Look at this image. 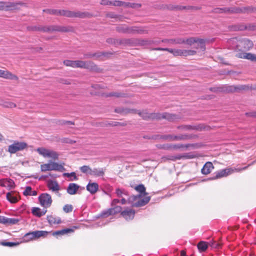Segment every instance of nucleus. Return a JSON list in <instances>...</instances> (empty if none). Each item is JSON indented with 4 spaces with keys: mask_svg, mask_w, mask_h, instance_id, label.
I'll use <instances>...</instances> for the list:
<instances>
[{
    "mask_svg": "<svg viewBox=\"0 0 256 256\" xmlns=\"http://www.w3.org/2000/svg\"><path fill=\"white\" fill-rule=\"evenodd\" d=\"M63 62L67 66L88 69L90 71L96 72H100L102 70L92 61L64 60Z\"/></svg>",
    "mask_w": 256,
    "mask_h": 256,
    "instance_id": "nucleus-1",
    "label": "nucleus"
},
{
    "mask_svg": "<svg viewBox=\"0 0 256 256\" xmlns=\"http://www.w3.org/2000/svg\"><path fill=\"white\" fill-rule=\"evenodd\" d=\"M43 12H47L50 14H54L56 16H63L69 18H84L88 17L90 14L86 12H72L68 10H58L53 9H46L44 10Z\"/></svg>",
    "mask_w": 256,
    "mask_h": 256,
    "instance_id": "nucleus-2",
    "label": "nucleus"
},
{
    "mask_svg": "<svg viewBox=\"0 0 256 256\" xmlns=\"http://www.w3.org/2000/svg\"><path fill=\"white\" fill-rule=\"evenodd\" d=\"M246 89H248V86L240 85L234 86H228L226 84L220 86L210 88V90L214 92L230 93L234 92H240Z\"/></svg>",
    "mask_w": 256,
    "mask_h": 256,
    "instance_id": "nucleus-3",
    "label": "nucleus"
},
{
    "mask_svg": "<svg viewBox=\"0 0 256 256\" xmlns=\"http://www.w3.org/2000/svg\"><path fill=\"white\" fill-rule=\"evenodd\" d=\"M150 200V196L136 194L130 196L128 200L132 206L139 208L146 205Z\"/></svg>",
    "mask_w": 256,
    "mask_h": 256,
    "instance_id": "nucleus-4",
    "label": "nucleus"
},
{
    "mask_svg": "<svg viewBox=\"0 0 256 256\" xmlns=\"http://www.w3.org/2000/svg\"><path fill=\"white\" fill-rule=\"evenodd\" d=\"M118 203H120L118 199H114L111 203L112 208L102 212L100 214V216L107 218L110 216L114 215L120 212H122V208L117 205Z\"/></svg>",
    "mask_w": 256,
    "mask_h": 256,
    "instance_id": "nucleus-5",
    "label": "nucleus"
},
{
    "mask_svg": "<svg viewBox=\"0 0 256 256\" xmlns=\"http://www.w3.org/2000/svg\"><path fill=\"white\" fill-rule=\"evenodd\" d=\"M40 170L42 172H46L50 170H56L58 172H64L66 170L64 166L52 160L50 161L48 164H42L40 166Z\"/></svg>",
    "mask_w": 256,
    "mask_h": 256,
    "instance_id": "nucleus-6",
    "label": "nucleus"
},
{
    "mask_svg": "<svg viewBox=\"0 0 256 256\" xmlns=\"http://www.w3.org/2000/svg\"><path fill=\"white\" fill-rule=\"evenodd\" d=\"M254 46L253 42L249 39L242 38L238 40L236 50L238 51L249 50Z\"/></svg>",
    "mask_w": 256,
    "mask_h": 256,
    "instance_id": "nucleus-7",
    "label": "nucleus"
},
{
    "mask_svg": "<svg viewBox=\"0 0 256 256\" xmlns=\"http://www.w3.org/2000/svg\"><path fill=\"white\" fill-rule=\"evenodd\" d=\"M22 4H23L21 2H14L0 1V10L5 11L16 10L19 9L20 6Z\"/></svg>",
    "mask_w": 256,
    "mask_h": 256,
    "instance_id": "nucleus-8",
    "label": "nucleus"
},
{
    "mask_svg": "<svg viewBox=\"0 0 256 256\" xmlns=\"http://www.w3.org/2000/svg\"><path fill=\"white\" fill-rule=\"evenodd\" d=\"M36 152L44 158H52L54 160H58V154L56 152L44 148H38Z\"/></svg>",
    "mask_w": 256,
    "mask_h": 256,
    "instance_id": "nucleus-9",
    "label": "nucleus"
},
{
    "mask_svg": "<svg viewBox=\"0 0 256 256\" xmlns=\"http://www.w3.org/2000/svg\"><path fill=\"white\" fill-rule=\"evenodd\" d=\"M27 146V144L24 142H14L12 144L8 146V151L11 154L22 150Z\"/></svg>",
    "mask_w": 256,
    "mask_h": 256,
    "instance_id": "nucleus-10",
    "label": "nucleus"
},
{
    "mask_svg": "<svg viewBox=\"0 0 256 256\" xmlns=\"http://www.w3.org/2000/svg\"><path fill=\"white\" fill-rule=\"evenodd\" d=\"M38 200L40 205L44 208H49L52 203L51 196L47 193H42L38 196Z\"/></svg>",
    "mask_w": 256,
    "mask_h": 256,
    "instance_id": "nucleus-11",
    "label": "nucleus"
},
{
    "mask_svg": "<svg viewBox=\"0 0 256 256\" xmlns=\"http://www.w3.org/2000/svg\"><path fill=\"white\" fill-rule=\"evenodd\" d=\"M234 170L232 168H227L220 170L218 172H215V176L212 178H210L209 179L210 180H213L226 176L233 173Z\"/></svg>",
    "mask_w": 256,
    "mask_h": 256,
    "instance_id": "nucleus-12",
    "label": "nucleus"
},
{
    "mask_svg": "<svg viewBox=\"0 0 256 256\" xmlns=\"http://www.w3.org/2000/svg\"><path fill=\"white\" fill-rule=\"evenodd\" d=\"M198 157V154L194 152H190L184 154H178L176 156H170L168 160H176L184 159H192Z\"/></svg>",
    "mask_w": 256,
    "mask_h": 256,
    "instance_id": "nucleus-13",
    "label": "nucleus"
},
{
    "mask_svg": "<svg viewBox=\"0 0 256 256\" xmlns=\"http://www.w3.org/2000/svg\"><path fill=\"white\" fill-rule=\"evenodd\" d=\"M68 30L65 27L56 25L43 26L42 32H67Z\"/></svg>",
    "mask_w": 256,
    "mask_h": 256,
    "instance_id": "nucleus-14",
    "label": "nucleus"
},
{
    "mask_svg": "<svg viewBox=\"0 0 256 256\" xmlns=\"http://www.w3.org/2000/svg\"><path fill=\"white\" fill-rule=\"evenodd\" d=\"M159 116H157V120L166 119L170 122H173L180 118L178 115L168 112L158 113Z\"/></svg>",
    "mask_w": 256,
    "mask_h": 256,
    "instance_id": "nucleus-15",
    "label": "nucleus"
},
{
    "mask_svg": "<svg viewBox=\"0 0 256 256\" xmlns=\"http://www.w3.org/2000/svg\"><path fill=\"white\" fill-rule=\"evenodd\" d=\"M0 186L6 188L10 190L15 188L16 184L14 181L10 178H2L0 180Z\"/></svg>",
    "mask_w": 256,
    "mask_h": 256,
    "instance_id": "nucleus-16",
    "label": "nucleus"
},
{
    "mask_svg": "<svg viewBox=\"0 0 256 256\" xmlns=\"http://www.w3.org/2000/svg\"><path fill=\"white\" fill-rule=\"evenodd\" d=\"M256 12V8L246 6L243 8L233 7V14L251 13Z\"/></svg>",
    "mask_w": 256,
    "mask_h": 256,
    "instance_id": "nucleus-17",
    "label": "nucleus"
},
{
    "mask_svg": "<svg viewBox=\"0 0 256 256\" xmlns=\"http://www.w3.org/2000/svg\"><path fill=\"white\" fill-rule=\"evenodd\" d=\"M138 114L144 120H157L158 113H149L146 110H142L138 112Z\"/></svg>",
    "mask_w": 256,
    "mask_h": 256,
    "instance_id": "nucleus-18",
    "label": "nucleus"
},
{
    "mask_svg": "<svg viewBox=\"0 0 256 256\" xmlns=\"http://www.w3.org/2000/svg\"><path fill=\"white\" fill-rule=\"evenodd\" d=\"M136 212L134 210L126 208L121 212L122 216L126 220H132L134 218Z\"/></svg>",
    "mask_w": 256,
    "mask_h": 256,
    "instance_id": "nucleus-19",
    "label": "nucleus"
},
{
    "mask_svg": "<svg viewBox=\"0 0 256 256\" xmlns=\"http://www.w3.org/2000/svg\"><path fill=\"white\" fill-rule=\"evenodd\" d=\"M179 130H202L204 128L203 125H181L177 127Z\"/></svg>",
    "mask_w": 256,
    "mask_h": 256,
    "instance_id": "nucleus-20",
    "label": "nucleus"
},
{
    "mask_svg": "<svg viewBox=\"0 0 256 256\" xmlns=\"http://www.w3.org/2000/svg\"><path fill=\"white\" fill-rule=\"evenodd\" d=\"M106 168H94L92 169L90 175L94 177H103L104 176Z\"/></svg>",
    "mask_w": 256,
    "mask_h": 256,
    "instance_id": "nucleus-21",
    "label": "nucleus"
},
{
    "mask_svg": "<svg viewBox=\"0 0 256 256\" xmlns=\"http://www.w3.org/2000/svg\"><path fill=\"white\" fill-rule=\"evenodd\" d=\"M0 77L12 80H17L18 78L6 70H0Z\"/></svg>",
    "mask_w": 256,
    "mask_h": 256,
    "instance_id": "nucleus-22",
    "label": "nucleus"
},
{
    "mask_svg": "<svg viewBox=\"0 0 256 256\" xmlns=\"http://www.w3.org/2000/svg\"><path fill=\"white\" fill-rule=\"evenodd\" d=\"M196 42H199L201 48L204 49V40L203 39L196 38H190L185 40V43L188 45L192 46L194 44H196Z\"/></svg>",
    "mask_w": 256,
    "mask_h": 256,
    "instance_id": "nucleus-23",
    "label": "nucleus"
},
{
    "mask_svg": "<svg viewBox=\"0 0 256 256\" xmlns=\"http://www.w3.org/2000/svg\"><path fill=\"white\" fill-rule=\"evenodd\" d=\"M197 136L196 134H180L179 135H176L174 136L175 141L176 140H186L194 138H196Z\"/></svg>",
    "mask_w": 256,
    "mask_h": 256,
    "instance_id": "nucleus-24",
    "label": "nucleus"
},
{
    "mask_svg": "<svg viewBox=\"0 0 256 256\" xmlns=\"http://www.w3.org/2000/svg\"><path fill=\"white\" fill-rule=\"evenodd\" d=\"M50 232L45 230H36L31 232V236H32L34 239H37L40 238H46Z\"/></svg>",
    "mask_w": 256,
    "mask_h": 256,
    "instance_id": "nucleus-25",
    "label": "nucleus"
},
{
    "mask_svg": "<svg viewBox=\"0 0 256 256\" xmlns=\"http://www.w3.org/2000/svg\"><path fill=\"white\" fill-rule=\"evenodd\" d=\"M80 188V186L76 184L70 183L67 188L66 192L68 194L74 195L76 194Z\"/></svg>",
    "mask_w": 256,
    "mask_h": 256,
    "instance_id": "nucleus-26",
    "label": "nucleus"
},
{
    "mask_svg": "<svg viewBox=\"0 0 256 256\" xmlns=\"http://www.w3.org/2000/svg\"><path fill=\"white\" fill-rule=\"evenodd\" d=\"M214 168V167L213 166L212 162H208L203 166L201 170V172L202 174L206 175L209 174L211 172L212 169Z\"/></svg>",
    "mask_w": 256,
    "mask_h": 256,
    "instance_id": "nucleus-27",
    "label": "nucleus"
},
{
    "mask_svg": "<svg viewBox=\"0 0 256 256\" xmlns=\"http://www.w3.org/2000/svg\"><path fill=\"white\" fill-rule=\"evenodd\" d=\"M86 190L92 194H94L98 191V184L96 182H88L87 184Z\"/></svg>",
    "mask_w": 256,
    "mask_h": 256,
    "instance_id": "nucleus-28",
    "label": "nucleus"
},
{
    "mask_svg": "<svg viewBox=\"0 0 256 256\" xmlns=\"http://www.w3.org/2000/svg\"><path fill=\"white\" fill-rule=\"evenodd\" d=\"M14 192L11 191L7 192L6 194V200L11 204H15L18 200L17 194L14 195Z\"/></svg>",
    "mask_w": 256,
    "mask_h": 256,
    "instance_id": "nucleus-29",
    "label": "nucleus"
},
{
    "mask_svg": "<svg viewBox=\"0 0 256 256\" xmlns=\"http://www.w3.org/2000/svg\"><path fill=\"white\" fill-rule=\"evenodd\" d=\"M47 186L49 190L52 192H58L60 190L58 184L56 180H49L48 182Z\"/></svg>",
    "mask_w": 256,
    "mask_h": 256,
    "instance_id": "nucleus-30",
    "label": "nucleus"
},
{
    "mask_svg": "<svg viewBox=\"0 0 256 256\" xmlns=\"http://www.w3.org/2000/svg\"><path fill=\"white\" fill-rule=\"evenodd\" d=\"M74 232V230L71 228H64L60 230H56L52 232V236H63L68 234L72 233Z\"/></svg>",
    "mask_w": 256,
    "mask_h": 256,
    "instance_id": "nucleus-31",
    "label": "nucleus"
},
{
    "mask_svg": "<svg viewBox=\"0 0 256 256\" xmlns=\"http://www.w3.org/2000/svg\"><path fill=\"white\" fill-rule=\"evenodd\" d=\"M212 12L214 13H228L233 14V7L232 8H214Z\"/></svg>",
    "mask_w": 256,
    "mask_h": 256,
    "instance_id": "nucleus-32",
    "label": "nucleus"
},
{
    "mask_svg": "<svg viewBox=\"0 0 256 256\" xmlns=\"http://www.w3.org/2000/svg\"><path fill=\"white\" fill-rule=\"evenodd\" d=\"M230 29L232 31L237 30H252V28L250 26L244 25L243 24H238L234 26H232Z\"/></svg>",
    "mask_w": 256,
    "mask_h": 256,
    "instance_id": "nucleus-33",
    "label": "nucleus"
},
{
    "mask_svg": "<svg viewBox=\"0 0 256 256\" xmlns=\"http://www.w3.org/2000/svg\"><path fill=\"white\" fill-rule=\"evenodd\" d=\"M46 212L47 210L45 209L42 210L40 208L37 207H34L32 210V214L38 218L44 215Z\"/></svg>",
    "mask_w": 256,
    "mask_h": 256,
    "instance_id": "nucleus-34",
    "label": "nucleus"
},
{
    "mask_svg": "<svg viewBox=\"0 0 256 256\" xmlns=\"http://www.w3.org/2000/svg\"><path fill=\"white\" fill-rule=\"evenodd\" d=\"M164 42H168L172 44H183L185 43V39L178 38L174 39H165L162 40Z\"/></svg>",
    "mask_w": 256,
    "mask_h": 256,
    "instance_id": "nucleus-35",
    "label": "nucleus"
},
{
    "mask_svg": "<svg viewBox=\"0 0 256 256\" xmlns=\"http://www.w3.org/2000/svg\"><path fill=\"white\" fill-rule=\"evenodd\" d=\"M195 144H171V150H178L182 148H188L191 146H194Z\"/></svg>",
    "mask_w": 256,
    "mask_h": 256,
    "instance_id": "nucleus-36",
    "label": "nucleus"
},
{
    "mask_svg": "<svg viewBox=\"0 0 256 256\" xmlns=\"http://www.w3.org/2000/svg\"><path fill=\"white\" fill-rule=\"evenodd\" d=\"M47 220L50 224H59L62 222L61 218L60 217L54 216L52 215L47 216Z\"/></svg>",
    "mask_w": 256,
    "mask_h": 256,
    "instance_id": "nucleus-37",
    "label": "nucleus"
},
{
    "mask_svg": "<svg viewBox=\"0 0 256 256\" xmlns=\"http://www.w3.org/2000/svg\"><path fill=\"white\" fill-rule=\"evenodd\" d=\"M144 30L140 29L138 27L131 26L128 27V34H142L144 33Z\"/></svg>",
    "mask_w": 256,
    "mask_h": 256,
    "instance_id": "nucleus-38",
    "label": "nucleus"
},
{
    "mask_svg": "<svg viewBox=\"0 0 256 256\" xmlns=\"http://www.w3.org/2000/svg\"><path fill=\"white\" fill-rule=\"evenodd\" d=\"M134 111H135L134 110L128 109L127 108H124L122 107H118L116 108L114 110V112H116L122 114H125L128 113L133 112Z\"/></svg>",
    "mask_w": 256,
    "mask_h": 256,
    "instance_id": "nucleus-39",
    "label": "nucleus"
},
{
    "mask_svg": "<svg viewBox=\"0 0 256 256\" xmlns=\"http://www.w3.org/2000/svg\"><path fill=\"white\" fill-rule=\"evenodd\" d=\"M200 252H206L208 248V243L204 241H200L197 244Z\"/></svg>",
    "mask_w": 256,
    "mask_h": 256,
    "instance_id": "nucleus-40",
    "label": "nucleus"
},
{
    "mask_svg": "<svg viewBox=\"0 0 256 256\" xmlns=\"http://www.w3.org/2000/svg\"><path fill=\"white\" fill-rule=\"evenodd\" d=\"M134 189L139 192L138 194H142V196H146L148 193L146 191V188L142 184H140L135 186Z\"/></svg>",
    "mask_w": 256,
    "mask_h": 256,
    "instance_id": "nucleus-41",
    "label": "nucleus"
},
{
    "mask_svg": "<svg viewBox=\"0 0 256 256\" xmlns=\"http://www.w3.org/2000/svg\"><path fill=\"white\" fill-rule=\"evenodd\" d=\"M0 106H2L5 108H12L16 107V104L11 102L0 100Z\"/></svg>",
    "mask_w": 256,
    "mask_h": 256,
    "instance_id": "nucleus-42",
    "label": "nucleus"
},
{
    "mask_svg": "<svg viewBox=\"0 0 256 256\" xmlns=\"http://www.w3.org/2000/svg\"><path fill=\"white\" fill-rule=\"evenodd\" d=\"M156 146L160 150H171V144H157Z\"/></svg>",
    "mask_w": 256,
    "mask_h": 256,
    "instance_id": "nucleus-43",
    "label": "nucleus"
},
{
    "mask_svg": "<svg viewBox=\"0 0 256 256\" xmlns=\"http://www.w3.org/2000/svg\"><path fill=\"white\" fill-rule=\"evenodd\" d=\"M243 58L244 59L248 60L252 62H256V54L252 53L245 52Z\"/></svg>",
    "mask_w": 256,
    "mask_h": 256,
    "instance_id": "nucleus-44",
    "label": "nucleus"
},
{
    "mask_svg": "<svg viewBox=\"0 0 256 256\" xmlns=\"http://www.w3.org/2000/svg\"><path fill=\"white\" fill-rule=\"evenodd\" d=\"M20 242H0V244L8 247H14L18 246Z\"/></svg>",
    "mask_w": 256,
    "mask_h": 256,
    "instance_id": "nucleus-45",
    "label": "nucleus"
},
{
    "mask_svg": "<svg viewBox=\"0 0 256 256\" xmlns=\"http://www.w3.org/2000/svg\"><path fill=\"white\" fill-rule=\"evenodd\" d=\"M116 193L119 198H122L123 195L128 196V193L126 190L119 188L116 189Z\"/></svg>",
    "mask_w": 256,
    "mask_h": 256,
    "instance_id": "nucleus-46",
    "label": "nucleus"
},
{
    "mask_svg": "<svg viewBox=\"0 0 256 256\" xmlns=\"http://www.w3.org/2000/svg\"><path fill=\"white\" fill-rule=\"evenodd\" d=\"M194 7L192 6H172L171 10H190L193 8Z\"/></svg>",
    "mask_w": 256,
    "mask_h": 256,
    "instance_id": "nucleus-47",
    "label": "nucleus"
},
{
    "mask_svg": "<svg viewBox=\"0 0 256 256\" xmlns=\"http://www.w3.org/2000/svg\"><path fill=\"white\" fill-rule=\"evenodd\" d=\"M80 170L82 173L90 175L92 170V168L88 166H83L80 168Z\"/></svg>",
    "mask_w": 256,
    "mask_h": 256,
    "instance_id": "nucleus-48",
    "label": "nucleus"
},
{
    "mask_svg": "<svg viewBox=\"0 0 256 256\" xmlns=\"http://www.w3.org/2000/svg\"><path fill=\"white\" fill-rule=\"evenodd\" d=\"M124 94L121 92H110L108 94H106V97H109V96H115L116 98L119 97H123L124 96Z\"/></svg>",
    "mask_w": 256,
    "mask_h": 256,
    "instance_id": "nucleus-49",
    "label": "nucleus"
},
{
    "mask_svg": "<svg viewBox=\"0 0 256 256\" xmlns=\"http://www.w3.org/2000/svg\"><path fill=\"white\" fill-rule=\"evenodd\" d=\"M182 56H193L196 54V51L194 50H182Z\"/></svg>",
    "mask_w": 256,
    "mask_h": 256,
    "instance_id": "nucleus-50",
    "label": "nucleus"
},
{
    "mask_svg": "<svg viewBox=\"0 0 256 256\" xmlns=\"http://www.w3.org/2000/svg\"><path fill=\"white\" fill-rule=\"evenodd\" d=\"M174 136L176 135L172 134H162V140H168V141H175Z\"/></svg>",
    "mask_w": 256,
    "mask_h": 256,
    "instance_id": "nucleus-51",
    "label": "nucleus"
},
{
    "mask_svg": "<svg viewBox=\"0 0 256 256\" xmlns=\"http://www.w3.org/2000/svg\"><path fill=\"white\" fill-rule=\"evenodd\" d=\"M19 220L14 218H6V224H15L18 222Z\"/></svg>",
    "mask_w": 256,
    "mask_h": 256,
    "instance_id": "nucleus-52",
    "label": "nucleus"
},
{
    "mask_svg": "<svg viewBox=\"0 0 256 256\" xmlns=\"http://www.w3.org/2000/svg\"><path fill=\"white\" fill-rule=\"evenodd\" d=\"M73 206L72 204H65L63 207V210L66 213H69L72 211Z\"/></svg>",
    "mask_w": 256,
    "mask_h": 256,
    "instance_id": "nucleus-53",
    "label": "nucleus"
},
{
    "mask_svg": "<svg viewBox=\"0 0 256 256\" xmlns=\"http://www.w3.org/2000/svg\"><path fill=\"white\" fill-rule=\"evenodd\" d=\"M124 4H126L124 2L120 1V0L112 1V5L114 6L124 7Z\"/></svg>",
    "mask_w": 256,
    "mask_h": 256,
    "instance_id": "nucleus-54",
    "label": "nucleus"
},
{
    "mask_svg": "<svg viewBox=\"0 0 256 256\" xmlns=\"http://www.w3.org/2000/svg\"><path fill=\"white\" fill-rule=\"evenodd\" d=\"M30 234L31 232H29L24 234V236L23 237L24 240V242H28L30 240H34L33 236H31Z\"/></svg>",
    "mask_w": 256,
    "mask_h": 256,
    "instance_id": "nucleus-55",
    "label": "nucleus"
},
{
    "mask_svg": "<svg viewBox=\"0 0 256 256\" xmlns=\"http://www.w3.org/2000/svg\"><path fill=\"white\" fill-rule=\"evenodd\" d=\"M63 175L64 176H67L68 178L72 176L73 178L71 180H78V177L76 176L74 172H72L70 173H64Z\"/></svg>",
    "mask_w": 256,
    "mask_h": 256,
    "instance_id": "nucleus-56",
    "label": "nucleus"
},
{
    "mask_svg": "<svg viewBox=\"0 0 256 256\" xmlns=\"http://www.w3.org/2000/svg\"><path fill=\"white\" fill-rule=\"evenodd\" d=\"M112 188L109 184L106 185L104 189L103 190L104 192L107 194L109 195L110 193L112 191Z\"/></svg>",
    "mask_w": 256,
    "mask_h": 256,
    "instance_id": "nucleus-57",
    "label": "nucleus"
},
{
    "mask_svg": "<svg viewBox=\"0 0 256 256\" xmlns=\"http://www.w3.org/2000/svg\"><path fill=\"white\" fill-rule=\"evenodd\" d=\"M128 26H118L117 28V30L120 32L128 34Z\"/></svg>",
    "mask_w": 256,
    "mask_h": 256,
    "instance_id": "nucleus-58",
    "label": "nucleus"
},
{
    "mask_svg": "<svg viewBox=\"0 0 256 256\" xmlns=\"http://www.w3.org/2000/svg\"><path fill=\"white\" fill-rule=\"evenodd\" d=\"M30 30H32L33 31H40L42 32L43 26H32L28 28Z\"/></svg>",
    "mask_w": 256,
    "mask_h": 256,
    "instance_id": "nucleus-59",
    "label": "nucleus"
},
{
    "mask_svg": "<svg viewBox=\"0 0 256 256\" xmlns=\"http://www.w3.org/2000/svg\"><path fill=\"white\" fill-rule=\"evenodd\" d=\"M32 188L30 186L26 187L25 190L23 192V194L25 196H30L32 192Z\"/></svg>",
    "mask_w": 256,
    "mask_h": 256,
    "instance_id": "nucleus-60",
    "label": "nucleus"
},
{
    "mask_svg": "<svg viewBox=\"0 0 256 256\" xmlns=\"http://www.w3.org/2000/svg\"><path fill=\"white\" fill-rule=\"evenodd\" d=\"M106 16L112 18H118L120 16L114 12H110L106 14Z\"/></svg>",
    "mask_w": 256,
    "mask_h": 256,
    "instance_id": "nucleus-61",
    "label": "nucleus"
},
{
    "mask_svg": "<svg viewBox=\"0 0 256 256\" xmlns=\"http://www.w3.org/2000/svg\"><path fill=\"white\" fill-rule=\"evenodd\" d=\"M120 124L119 122H108V123H102L101 126H117L118 125H120Z\"/></svg>",
    "mask_w": 256,
    "mask_h": 256,
    "instance_id": "nucleus-62",
    "label": "nucleus"
},
{
    "mask_svg": "<svg viewBox=\"0 0 256 256\" xmlns=\"http://www.w3.org/2000/svg\"><path fill=\"white\" fill-rule=\"evenodd\" d=\"M210 244L211 246L214 248H219L220 247V244L214 241L210 242Z\"/></svg>",
    "mask_w": 256,
    "mask_h": 256,
    "instance_id": "nucleus-63",
    "label": "nucleus"
},
{
    "mask_svg": "<svg viewBox=\"0 0 256 256\" xmlns=\"http://www.w3.org/2000/svg\"><path fill=\"white\" fill-rule=\"evenodd\" d=\"M182 50L174 49V56H182Z\"/></svg>",
    "mask_w": 256,
    "mask_h": 256,
    "instance_id": "nucleus-64",
    "label": "nucleus"
}]
</instances>
